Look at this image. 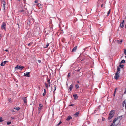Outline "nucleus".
Segmentation results:
<instances>
[{"mask_svg": "<svg viewBox=\"0 0 126 126\" xmlns=\"http://www.w3.org/2000/svg\"><path fill=\"white\" fill-rule=\"evenodd\" d=\"M111 11V9H110L108 11V13L107 15V16H108L110 13Z\"/></svg>", "mask_w": 126, "mask_h": 126, "instance_id": "obj_21", "label": "nucleus"}, {"mask_svg": "<svg viewBox=\"0 0 126 126\" xmlns=\"http://www.w3.org/2000/svg\"><path fill=\"white\" fill-rule=\"evenodd\" d=\"M79 69H78V70H77V71H79Z\"/></svg>", "mask_w": 126, "mask_h": 126, "instance_id": "obj_57", "label": "nucleus"}, {"mask_svg": "<svg viewBox=\"0 0 126 126\" xmlns=\"http://www.w3.org/2000/svg\"><path fill=\"white\" fill-rule=\"evenodd\" d=\"M86 49V48H85L84 49Z\"/></svg>", "mask_w": 126, "mask_h": 126, "instance_id": "obj_61", "label": "nucleus"}, {"mask_svg": "<svg viewBox=\"0 0 126 126\" xmlns=\"http://www.w3.org/2000/svg\"><path fill=\"white\" fill-rule=\"evenodd\" d=\"M44 92L43 94V96H44L46 95V91L45 89H44Z\"/></svg>", "mask_w": 126, "mask_h": 126, "instance_id": "obj_19", "label": "nucleus"}, {"mask_svg": "<svg viewBox=\"0 0 126 126\" xmlns=\"http://www.w3.org/2000/svg\"><path fill=\"white\" fill-rule=\"evenodd\" d=\"M48 83V85H49V86H50V83Z\"/></svg>", "mask_w": 126, "mask_h": 126, "instance_id": "obj_52", "label": "nucleus"}, {"mask_svg": "<svg viewBox=\"0 0 126 126\" xmlns=\"http://www.w3.org/2000/svg\"><path fill=\"white\" fill-rule=\"evenodd\" d=\"M30 23H31V22L30 20H29L28 21L27 23L28 26H30Z\"/></svg>", "mask_w": 126, "mask_h": 126, "instance_id": "obj_22", "label": "nucleus"}, {"mask_svg": "<svg viewBox=\"0 0 126 126\" xmlns=\"http://www.w3.org/2000/svg\"><path fill=\"white\" fill-rule=\"evenodd\" d=\"M120 68L118 66L117 68V71L116 72L119 74L120 73Z\"/></svg>", "mask_w": 126, "mask_h": 126, "instance_id": "obj_14", "label": "nucleus"}, {"mask_svg": "<svg viewBox=\"0 0 126 126\" xmlns=\"http://www.w3.org/2000/svg\"><path fill=\"white\" fill-rule=\"evenodd\" d=\"M122 115H121L120 116H119L117 117V118H115V119L113 120V124H114V125L115 124V122L117 121L118 119H119L120 117H121V119H122Z\"/></svg>", "mask_w": 126, "mask_h": 126, "instance_id": "obj_5", "label": "nucleus"}, {"mask_svg": "<svg viewBox=\"0 0 126 126\" xmlns=\"http://www.w3.org/2000/svg\"><path fill=\"white\" fill-rule=\"evenodd\" d=\"M55 90H54V91L53 92V93L54 94H55Z\"/></svg>", "mask_w": 126, "mask_h": 126, "instance_id": "obj_50", "label": "nucleus"}, {"mask_svg": "<svg viewBox=\"0 0 126 126\" xmlns=\"http://www.w3.org/2000/svg\"><path fill=\"white\" fill-rule=\"evenodd\" d=\"M75 88L76 89H77L79 88V86L78 84L75 85Z\"/></svg>", "mask_w": 126, "mask_h": 126, "instance_id": "obj_23", "label": "nucleus"}, {"mask_svg": "<svg viewBox=\"0 0 126 126\" xmlns=\"http://www.w3.org/2000/svg\"><path fill=\"white\" fill-rule=\"evenodd\" d=\"M11 118L12 119H15V117H11Z\"/></svg>", "mask_w": 126, "mask_h": 126, "instance_id": "obj_49", "label": "nucleus"}, {"mask_svg": "<svg viewBox=\"0 0 126 126\" xmlns=\"http://www.w3.org/2000/svg\"><path fill=\"white\" fill-rule=\"evenodd\" d=\"M6 24L4 22H3L1 25V28L2 30L3 29L6 30Z\"/></svg>", "mask_w": 126, "mask_h": 126, "instance_id": "obj_4", "label": "nucleus"}, {"mask_svg": "<svg viewBox=\"0 0 126 126\" xmlns=\"http://www.w3.org/2000/svg\"><path fill=\"white\" fill-rule=\"evenodd\" d=\"M123 41L122 39L120 40H116L114 41L116 43H117L118 44H121Z\"/></svg>", "mask_w": 126, "mask_h": 126, "instance_id": "obj_6", "label": "nucleus"}, {"mask_svg": "<svg viewBox=\"0 0 126 126\" xmlns=\"http://www.w3.org/2000/svg\"><path fill=\"white\" fill-rule=\"evenodd\" d=\"M73 96L74 97L75 100L77 99L78 98V96L77 94H74L73 95Z\"/></svg>", "mask_w": 126, "mask_h": 126, "instance_id": "obj_13", "label": "nucleus"}, {"mask_svg": "<svg viewBox=\"0 0 126 126\" xmlns=\"http://www.w3.org/2000/svg\"><path fill=\"white\" fill-rule=\"evenodd\" d=\"M22 99L23 100V101H24V103H25L27 102V99L26 98V97H24V98H23Z\"/></svg>", "mask_w": 126, "mask_h": 126, "instance_id": "obj_15", "label": "nucleus"}, {"mask_svg": "<svg viewBox=\"0 0 126 126\" xmlns=\"http://www.w3.org/2000/svg\"><path fill=\"white\" fill-rule=\"evenodd\" d=\"M1 2L3 0H1Z\"/></svg>", "mask_w": 126, "mask_h": 126, "instance_id": "obj_63", "label": "nucleus"}, {"mask_svg": "<svg viewBox=\"0 0 126 126\" xmlns=\"http://www.w3.org/2000/svg\"><path fill=\"white\" fill-rule=\"evenodd\" d=\"M41 5L40 4V3H38L37 4V5L38 6H40V5Z\"/></svg>", "mask_w": 126, "mask_h": 126, "instance_id": "obj_39", "label": "nucleus"}, {"mask_svg": "<svg viewBox=\"0 0 126 126\" xmlns=\"http://www.w3.org/2000/svg\"><path fill=\"white\" fill-rule=\"evenodd\" d=\"M79 112H76L74 114V116L75 117H77L78 116L79 114Z\"/></svg>", "mask_w": 126, "mask_h": 126, "instance_id": "obj_16", "label": "nucleus"}, {"mask_svg": "<svg viewBox=\"0 0 126 126\" xmlns=\"http://www.w3.org/2000/svg\"><path fill=\"white\" fill-rule=\"evenodd\" d=\"M2 3L3 4V6L4 9H5V2L4 0H3L2 1Z\"/></svg>", "mask_w": 126, "mask_h": 126, "instance_id": "obj_11", "label": "nucleus"}, {"mask_svg": "<svg viewBox=\"0 0 126 126\" xmlns=\"http://www.w3.org/2000/svg\"><path fill=\"white\" fill-rule=\"evenodd\" d=\"M49 44L48 43H47V45L45 47V48H47L48 46H49Z\"/></svg>", "mask_w": 126, "mask_h": 126, "instance_id": "obj_28", "label": "nucleus"}, {"mask_svg": "<svg viewBox=\"0 0 126 126\" xmlns=\"http://www.w3.org/2000/svg\"><path fill=\"white\" fill-rule=\"evenodd\" d=\"M0 37H1V34H0Z\"/></svg>", "mask_w": 126, "mask_h": 126, "instance_id": "obj_60", "label": "nucleus"}, {"mask_svg": "<svg viewBox=\"0 0 126 126\" xmlns=\"http://www.w3.org/2000/svg\"><path fill=\"white\" fill-rule=\"evenodd\" d=\"M1 118H2L0 117V119H1Z\"/></svg>", "mask_w": 126, "mask_h": 126, "instance_id": "obj_58", "label": "nucleus"}, {"mask_svg": "<svg viewBox=\"0 0 126 126\" xmlns=\"http://www.w3.org/2000/svg\"><path fill=\"white\" fill-rule=\"evenodd\" d=\"M77 46H75V47L73 49L72 52H74L77 49Z\"/></svg>", "mask_w": 126, "mask_h": 126, "instance_id": "obj_12", "label": "nucleus"}, {"mask_svg": "<svg viewBox=\"0 0 126 126\" xmlns=\"http://www.w3.org/2000/svg\"><path fill=\"white\" fill-rule=\"evenodd\" d=\"M11 124V122H8L7 123V125H9Z\"/></svg>", "mask_w": 126, "mask_h": 126, "instance_id": "obj_34", "label": "nucleus"}, {"mask_svg": "<svg viewBox=\"0 0 126 126\" xmlns=\"http://www.w3.org/2000/svg\"><path fill=\"white\" fill-rule=\"evenodd\" d=\"M14 126L13 125V126Z\"/></svg>", "mask_w": 126, "mask_h": 126, "instance_id": "obj_64", "label": "nucleus"}, {"mask_svg": "<svg viewBox=\"0 0 126 126\" xmlns=\"http://www.w3.org/2000/svg\"><path fill=\"white\" fill-rule=\"evenodd\" d=\"M73 87V86L72 84L70 86L69 88L70 90V91H71L72 90Z\"/></svg>", "mask_w": 126, "mask_h": 126, "instance_id": "obj_18", "label": "nucleus"}, {"mask_svg": "<svg viewBox=\"0 0 126 126\" xmlns=\"http://www.w3.org/2000/svg\"><path fill=\"white\" fill-rule=\"evenodd\" d=\"M3 121H4L3 120L0 119V122H2Z\"/></svg>", "mask_w": 126, "mask_h": 126, "instance_id": "obj_43", "label": "nucleus"}, {"mask_svg": "<svg viewBox=\"0 0 126 126\" xmlns=\"http://www.w3.org/2000/svg\"><path fill=\"white\" fill-rule=\"evenodd\" d=\"M125 100H124L123 101V103H124V105L125 103Z\"/></svg>", "mask_w": 126, "mask_h": 126, "instance_id": "obj_48", "label": "nucleus"}, {"mask_svg": "<svg viewBox=\"0 0 126 126\" xmlns=\"http://www.w3.org/2000/svg\"><path fill=\"white\" fill-rule=\"evenodd\" d=\"M126 91H125V92H124V93H126Z\"/></svg>", "mask_w": 126, "mask_h": 126, "instance_id": "obj_59", "label": "nucleus"}, {"mask_svg": "<svg viewBox=\"0 0 126 126\" xmlns=\"http://www.w3.org/2000/svg\"><path fill=\"white\" fill-rule=\"evenodd\" d=\"M14 109L16 110H19L20 109V108L19 107H15Z\"/></svg>", "mask_w": 126, "mask_h": 126, "instance_id": "obj_17", "label": "nucleus"}, {"mask_svg": "<svg viewBox=\"0 0 126 126\" xmlns=\"http://www.w3.org/2000/svg\"><path fill=\"white\" fill-rule=\"evenodd\" d=\"M117 88H115V90H114V92H116V90H117Z\"/></svg>", "mask_w": 126, "mask_h": 126, "instance_id": "obj_41", "label": "nucleus"}, {"mask_svg": "<svg viewBox=\"0 0 126 126\" xmlns=\"http://www.w3.org/2000/svg\"><path fill=\"white\" fill-rule=\"evenodd\" d=\"M77 82L78 83H79V81H77Z\"/></svg>", "mask_w": 126, "mask_h": 126, "instance_id": "obj_55", "label": "nucleus"}, {"mask_svg": "<svg viewBox=\"0 0 126 126\" xmlns=\"http://www.w3.org/2000/svg\"><path fill=\"white\" fill-rule=\"evenodd\" d=\"M100 1L99 0L98 1V2H97V6H99L100 5L99 4L100 3Z\"/></svg>", "mask_w": 126, "mask_h": 126, "instance_id": "obj_26", "label": "nucleus"}, {"mask_svg": "<svg viewBox=\"0 0 126 126\" xmlns=\"http://www.w3.org/2000/svg\"><path fill=\"white\" fill-rule=\"evenodd\" d=\"M32 44V43H29L28 44V46H29L31 45Z\"/></svg>", "mask_w": 126, "mask_h": 126, "instance_id": "obj_40", "label": "nucleus"}, {"mask_svg": "<svg viewBox=\"0 0 126 126\" xmlns=\"http://www.w3.org/2000/svg\"><path fill=\"white\" fill-rule=\"evenodd\" d=\"M119 66L121 68H123L124 65L123 64H120L119 65Z\"/></svg>", "mask_w": 126, "mask_h": 126, "instance_id": "obj_25", "label": "nucleus"}, {"mask_svg": "<svg viewBox=\"0 0 126 126\" xmlns=\"http://www.w3.org/2000/svg\"><path fill=\"white\" fill-rule=\"evenodd\" d=\"M103 4H101V7H103Z\"/></svg>", "mask_w": 126, "mask_h": 126, "instance_id": "obj_53", "label": "nucleus"}, {"mask_svg": "<svg viewBox=\"0 0 126 126\" xmlns=\"http://www.w3.org/2000/svg\"><path fill=\"white\" fill-rule=\"evenodd\" d=\"M102 120L103 121H105V118H104L103 117L102 118Z\"/></svg>", "mask_w": 126, "mask_h": 126, "instance_id": "obj_37", "label": "nucleus"}, {"mask_svg": "<svg viewBox=\"0 0 126 126\" xmlns=\"http://www.w3.org/2000/svg\"><path fill=\"white\" fill-rule=\"evenodd\" d=\"M115 93H116V92H114V94H113V96L114 97L115 95Z\"/></svg>", "mask_w": 126, "mask_h": 126, "instance_id": "obj_47", "label": "nucleus"}, {"mask_svg": "<svg viewBox=\"0 0 126 126\" xmlns=\"http://www.w3.org/2000/svg\"><path fill=\"white\" fill-rule=\"evenodd\" d=\"M115 125V124H114H114H113L112 123V124L110 126H114V125Z\"/></svg>", "mask_w": 126, "mask_h": 126, "instance_id": "obj_45", "label": "nucleus"}, {"mask_svg": "<svg viewBox=\"0 0 126 126\" xmlns=\"http://www.w3.org/2000/svg\"><path fill=\"white\" fill-rule=\"evenodd\" d=\"M7 62V61H4L3 63H6Z\"/></svg>", "mask_w": 126, "mask_h": 126, "instance_id": "obj_46", "label": "nucleus"}, {"mask_svg": "<svg viewBox=\"0 0 126 126\" xmlns=\"http://www.w3.org/2000/svg\"><path fill=\"white\" fill-rule=\"evenodd\" d=\"M24 11L23 10H19L18 11V12L20 13L24 12Z\"/></svg>", "mask_w": 126, "mask_h": 126, "instance_id": "obj_30", "label": "nucleus"}, {"mask_svg": "<svg viewBox=\"0 0 126 126\" xmlns=\"http://www.w3.org/2000/svg\"><path fill=\"white\" fill-rule=\"evenodd\" d=\"M70 74L69 73L67 75V77L68 78H69V77H70Z\"/></svg>", "mask_w": 126, "mask_h": 126, "instance_id": "obj_36", "label": "nucleus"}, {"mask_svg": "<svg viewBox=\"0 0 126 126\" xmlns=\"http://www.w3.org/2000/svg\"><path fill=\"white\" fill-rule=\"evenodd\" d=\"M38 62L39 63H40L41 62V60H38Z\"/></svg>", "mask_w": 126, "mask_h": 126, "instance_id": "obj_42", "label": "nucleus"}, {"mask_svg": "<svg viewBox=\"0 0 126 126\" xmlns=\"http://www.w3.org/2000/svg\"><path fill=\"white\" fill-rule=\"evenodd\" d=\"M54 90H55V91L56 89V85H54Z\"/></svg>", "mask_w": 126, "mask_h": 126, "instance_id": "obj_38", "label": "nucleus"}, {"mask_svg": "<svg viewBox=\"0 0 126 126\" xmlns=\"http://www.w3.org/2000/svg\"><path fill=\"white\" fill-rule=\"evenodd\" d=\"M74 104H71V105H69V106H73L74 105Z\"/></svg>", "mask_w": 126, "mask_h": 126, "instance_id": "obj_35", "label": "nucleus"}, {"mask_svg": "<svg viewBox=\"0 0 126 126\" xmlns=\"http://www.w3.org/2000/svg\"><path fill=\"white\" fill-rule=\"evenodd\" d=\"M5 64V63H4L3 62H2L0 64V65L1 66H4Z\"/></svg>", "mask_w": 126, "mask_h": 126, "instance_id": "obj_27", "label": "nucleus"}, {"mask_svg": "<svg viewBox=\"0 0 126 126\" xmlns=\"http://www.w3.org/2000/svg\"><path fill=\"white\" fill-rule=\"evenodd\" d=\"M8 101H9V102H10L11 101V98H9L8 99Z\"/></svg>", "mask_w": 126, "mask_h": 126, "instance_id": "obj_33", "label": "nucleus"}, {"mask_svg": "<svg viewBox=\"0 0 126 126\" xmlns=\"http://www.w3.org/2000/svg\"><path fill=\"white\" fill-rule=\"evenodd\" d=\"M72 118L71 116H69L67 117L66 119L65 120L67 121H69L70 119H71Z\"/></svg>", "mask_w": 126, "mask_h": 126, "instance_id": "obj_10", "label": "nucleus"}, {"mask_svg": "<svg viewBox=\"0 0 126 126\" xmlns=\"http://www.w3.org/2000/svg\"><path fill=\"white\" fill-rule=\"evenodd\" d=\"M114 112L113 110H111L110 112L109 116L108 118L109 119H110L112 118L114 116Z\"/></svg>", "mask_w": 126, "mask_h": 126, "instance_id": "obj_1", "label": "nucleus"}, {"mask_svg": "<svg viewBox=\"0 0 126 126\" xmlns=\"http://www.w3.org/2000/svg\"><path fill=\"white\" fill-rule=\"evenodd\" d=\"M43 105L42 104H39L38 108V112L39 113L41 111V110L43 107Z\"/></svg>", "mask_w": 126, "mask_h": 126, "instance_id": "obj_2", "label": "nucleus"}, {"mask_svg": "<svg viewBox=\"0 0 126 126\" xmlns=\"http://www.w3.org/2000/svg\"><path fill=\"white\" fill-rule=\"evenodd\" d=\"M47 82L48 83H50V80L49 79H47Z\"/></svg>", "mask_w": 126, "mask_h": 126, "instance_id": "obj_31", "label": "nucleus"}, {"mask_svg": "<svg viewBox=\"0 0 126 126\" xmlns=\"http://www.w3.org/2000/svg\"><path fill=\"white\" fill-rule=\"evenodd\" d=\"M119 73L116 72V73L114 77V78L115 79L117 80L119 79Z\"/></svg>", "mask_w": 126, "mask_h": 126, "instance_id": "obj_7", "label": "nucleus"}, {"mask_svg": "<svg viewBox=\"0 0 126 126\" xmlns=\"http://www.w3.org/2000/svg\"><path fill=\"white\" fill-rule=\"evenodd\" d=\"M45 86L46 87L47 89H48V85L46 83H45Z\"/></svg>", "mask_w": 126, "mask_h": 126, "instance_id": "obj_20", "label": "nucleus"}, {"mask_svg": "<svg viewBox=\"0 0 126 126\" xmlns=\"http://www.w3.org/2000/svg\"><path fill=\"white\" fill-rule=\"evenodd\" d=\"M24 68V67L22 66H20V65H18L16 66L15 67V68L16 70L19 69L20 70H22Z\"/></svg>", "mask_w": 126, "mask_h": 126, "instance_id": "obj_3", "label": "nucleus"}, {"mask_svg": "<svg viewBox=\"0 0 126 126\" xmlns=\"http://www.w3.org/2000/svg\"><path fill=\"white\" fill-rule=\"evenodd\" d=\"M125 18L126 19V17H125Z\"/></svg>", "mask_w": 126, "mask_h": 126, "instance_id": "obj_62", "label": "nucleus"}, {"mask_svg": "<svg viewBox=\"0 0 126 126\" xmlns=\"http://www.w3.org/2000/svg\"><path fill=\"white\" fill-rule=\"evenodd\" d=\"M125 108L126 109V104L125 106Z\"/></svg>", "mask_w": 126, "mask_h": 126, "instance_id": "obj_56", "label": "nucleus"}, {"mask_svg": "<svg viewBox=\"0 0 126 126\" xmlns=\"http://www.w3.org/2000/svg\"><path fill=\"white\" fill-rule=\"evenodd\" d=\"M30 73L29 72L25 73H24V76L26 77H29L30 76Z\"/></svg>", "mask_w": 126, "mask_h": 126, "instance_id": "obj_8", "label": "nucleus"}, {"mask_svg": "<svg viewBox=\"0 0 126 126\" xmlns=\"http://www.w3.org/2000/svg\"><path fill=\"white\" fill-rule=\"evenodd\" d=\"M125 62V61L124 60H122L120 63H124Z\"/></svg>", "mask_w": 126, "mask_h": 126, "instance_id": "obj_24", "label": "nucleus"}, {"mask_svg": "<svg viewBox=\"0 0 126 126\" xmlns=\"http://www.w3.org/2000/svg\"><path fill=\"white\" fill-rule=\"evenodd\" d=\"M5 51H7V52L8 51V50L7 49H6Z\"/></svg>", "mask_w": 126, "mask_h": 126, "instance_id": "obj_54", "label": "nucleus"}, {"mask_svg": "<svg viewBox=\"0 0 126 126\" xmlns=\"http://www.w3.org/2000/svg\"><path fill=\"white\" fill-rule=\"evenodd\" d=\"M12 111L13 112H15V110H14V109H13L12 110Z\"/></svg>", "mask_w": 126, "mask_h": 126, "instance_id": "obj_51", "label": "nucleus"}, {"mask_svg": "<svg viewBox=\"0 0 126 126\" xmlns=\"http://www.w3.org/2000/svg\"><path fill=\"white\" fill-rule=\"evenodd\" d=\"M124 20H123L122 21V22L121 23L120 26L121 28H123L124 27Z\"/></svg>", "mask_w": 126, "mask_h": 126, "instance_id": "obj_9", "label": "nucleus"}, {"mask_svg": "<svg viewBox=\"0 0 126 126\" xmlns=\"http://www.w3.org/2000/svg\"><path fill=\"white\" fill-rule=\"evenodd\" d=\"M62 123V121H60V122H59V123H58L57 125V126H59L61 123Z\"/></svg>", "mask_w": 126, "mask_h": 126, "instance_id": "obj_29", "label": "nucleus"}, {"mask_svg": "<svg viewBox=\"0 0 126 126\" xmlns=\"http://www.w3.org/2000/svg\"><path fill=\"white\" fill-rule=\"evenodd\" d=\"M124 53L126 55V49H124Z\"/></svg>", "mask_w": 126, "mask_h": 126, "instance_id": "obj_32", "label": "nucleus"}, {"mask_svg": "<svg viewBox=\"0 0 126 126\" xmlns=\"http://www.w3.org/2000/svg\"><path fill=\"white\" fill-rule=\"evenodd\" d=\"M34 2H35V3H37V2H38V0H35V1H34Z\"/></svg>", "mask_w": 126, "mask_h": 126, "instance_id": "obj_44", "label": "nucleus"}]
</instances>
